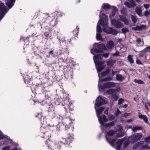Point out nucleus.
<instances>
[{"label": "nucleus", "instance_id": "f257e3e1", "mask_svg": "<svg viewBox=\"0 0 150 150\" xmlns=\"http://www.w3.org/2000/svg\"><path fill=\"white\" fill-rule=\"evenodd\" d=\"M45 17H43L42 23H39V24L41 26V28L44 27L46 29H48L50 31H52L53 27L57 23V19L58 16L62 17L63 14L59 11H55L52 13L50 16L46 13L44 14Z\"/></svg>", "mask_w": 150, "mask_h": 150}, {"label": "nucleus", "instance_id": "f03ea898", "mask_svg": "<svg viewBox=\"0 0 150 150\" xmlns=\"http://www.w3.org/2000/svg\"><path fill=\"white\" fill-rule=\"evenodd\" d=\"M51 86V84L48 85V83H45L44 85L41 83L36 84L35 88V90L39 93H42V96L45 97V99L42 101V104L45 105V103H47L51 101L52 93L49 89V87Z\"/></svg>", "mask_w": 150, "mask_h": 150}, {"label": "nucleus", "instance_id": "7ed1b4c3", "mask_svg": "<svg viewBox=\"0 0 150 150\" xmlns=\"http://www.w3.org/2000/svg\"><path fill=\"white\" fill-rule=\"evenodd\" d=\"M52 103L54 105H59L61 103L62 105L64 106V108L65 112L63 116L68 115L70 117V111L74 110L73 105L71 103L69 102V98L67 96H64L63 99L62 98H55L52 100Z\"/></svg>", "mask_w": 150, "mask_h": 150}, {"label": "nucleus", "instance_id": "20e7f679", "mask_svg": "<svg viewBox=\"0 0 150 150\" xmlns=\"http://www.w3.org/2000/svg\"><path fill=\"white\" fill-rule=\"evenodd\" d=\"M57 39L59 41L58 44L59 45V48L60 49L57 51L54 52L53 50L50 51L49 54L51 56L55 57L58 56V55H61L62 52L63 51H67L68 49V43L69 42H66L65 40V37L62 35L57 36Z\"/></svg>", "mask_w": 150, "mask_h": 150}, {"label": "nucleus", "instance_id": "39448f33", "mask_svg": "<svg viewBox=\"0 0 150 150\" xmlns=\"http://www.w3.org/2000/svg\"><path fill=\"white\" fill-rule=\"evenodd\" d=\"M67 136L65 138H62L63 140L56 142L54 147L55 149L58 150H61L62 147L63 148L64 146L66 147H71L70 144L71 143L74 139L73 136H71L70 134V132H68L66 134Z\"/></svg>", "mask_w": 150, "mask_h": 150}, {"label": "nucleus", "instance_id": "423d86ee", "mask_svg": "<svg viewBox=\"0 0 150 150\" xmlns=\"http://www.w3.org/2000/svg\"><path fill=\"white\" fill-rule=\"evenodd\" d=\"M69 117L68 116L66 117V119L65 117L63 118L62 116H60L59 115L57 117V120L59 121L60 120H61L62 121V122H59L58 125H53L52 126L50 125V129L53 131L54 129H52V127H54L56 128V130L57 131H59L60 129V125H61L62 124L63 125H65V130L66 131V132H69V130L70 129L69 128L70 127V122H69L68 123V125H67V121H70V119H69V118H68Z\"/></svg>", "mask_w": 150, "mask_h": 150}, {"label": "nucleus", "instance_id": "0eeeda50", "mask_svg": "<svg viewBox=\"0 0 150 150\" xmlns=\"http://www.w3.org/2000/svg\"><path fill=\"white\" fill-rule=\"evenodd\" d=\"M105 107L103 106L99 108L98 110H96V114L98 118L99 122L101 125L100 128L101 129L102 132H103V126L104 125L105 122L108 121V119L105 115L103 114L102 116H100L103 111L105 109Z\"/></svg>", "mask_w": 150, "mask_h": 150}, {"label": "nucleus", "instance_id": "6e6552de", "mask_svg": "<svg viewBox=\"0 0 150 150\" xmlns=\"http://www.w3.org/2000/svg\"><path fill=\"white\" fill-rule=\"evenodd\" d=\"M104 50H108L105 44L95 43L93 45V48L91 50V52L92 54H94V52L100 53L104 52Z\"/></svg>", "mask_w": 150, "mask_h": 150}, {"label": "nucleus", "instance_id": "1a4fd4ad", "mask_svg": "<svg viewBox=\"0 0 150 150\" xmlns=\"http://www.w3.org/2000/svg\"><path fill=\"white\" fill-rule=\"evenodd\" d=\"M103 16L104 17L103 18L104 20V23H102L103 30L105 33L107 34H112V27H109L108 16L105 15H103Z\"/></svg>", "mask_w": 150, "mask_h": 150}, {"label": "nucleus", "instance_id": "9d476101", "mask_svg": "<svg viewBox=\"0 0 150 150\" xmlns=\"http://www.w3.org/2000/svg\"><path fill=\"white\" fill-rule=\"evenodd\" d=\"M73 70L70 67L64 66V67L63 73L65 80L68 79L71 80L73 79Z\"/></svg>", "mask_w": 150, "mask_h": 150}, {"label": "nucleus", "instance_id": "9b49d317", "mask_svg": "<svg viewBox=\"0 0 150 150\" xmlns=\"http://www.w3.org/2000/svg\"><path fill=\"white\" fill-rule=\"evenodd\" d=\"M107 103V100L102 98L101 96H98L96 99L95 104V108L96 111V110H98V109H96V108H98L102 105L106 104Z\"/></svg>", "mask_w": 150, "mask_h": 150}, {"label": "nucleus", "instance_id": "f8f14e48", "mask_svg": "<svg viewBox=\"0 0 150 150\" xmlns=\"http://www.w3.org/2000/svg\"><path fill=\"white\" fill-rule=\"evenodd\" d=\"M103 15L105 14L102 13V16H99V19L97 23L96 27L97 33H101L102 31V28L99 25L103 26L102 23H104V19L103 18H104V17L103 16Z\"/></svg>", "mask_w": 150, "mask_h": 150}, {"label": "nucleus", "instance_id": "ddd939ff", "mask_svg": "<svg viewBox=\"0 0 150 150\" xmlns=\"http://www.w3.org/2000/svg\"><path fill=\"white\" fill-rule=\"evenodd\" d=\"M142 135L141 133H137L133 134L128 138V140L131 143H134L139 140L142 137Z\"/></svg>", "mask_w": 150, "mask_h": 150}, {"label": "nucleus", "instance_id": "4468645a", "mask_svg": "<svg viewBox=\"0 0 150 150\" xmlns=\"http://www.w3.org/2000/svg\"><path fill=\"white\" fill-rule=\"evenodd\" d=\"M105 137L107 142L112 146V129H110L107 132H105Z\"/></svg>", "mask_w": 150, "mask_h": 150}, {"label": "nucleus", "instance_id": "2eb2a0df", "mask_svg": "<svg viewBox=\"0 0 150 150\" xmlns=\"http://www.w3.org/2000/svg\"><path fill=\"white\" fill-rule=\"evenodd\" d=\"M96 69L98 74L102 71L105 68V66L104 65L105 61H99L94 62Z\"/></svg>", "mask_w": 150, "mask_h": 150}, {"label": "nucleus", "instance_id": "dca6fc26", "mask_svg": "<svg viewBox=\"0 0 150 150\" xmlns=\"http://www.w3.org/2000/svg\"><path fill=\"white\" fill-rule=\"evenodd\" d=\"M112 87V82L105 83L103 85L100 84V83H98V87L99 90L100 88L103 90L107 88H110Z\"/></svg>", "mask_w": 150, "mask_h": 150}, {"label": "nucleus", "instance_id": "f3484780", "mask_svg": "<svg viewBox=\"0 0 150 150\" xmlns=\"http://www.w3.org/2000/svg\"><path fill=\"white\" fill-rule=\"evenodd\" d=\"M24 82L26 84H29L30 85L31 89L34 85L32 82V78L28 75H25L23 76Z\"/></svg>", "mask_w": 150, "mask_h": 150}, {"label": "nucleus", "instance_id": "a211bd4d", "mask_svg": "<svg viewBox=\"0 0 150 150\" xmlns=\"http://www.w3.org/2000/svg\"><path fill=\"white\" fill-rule=\"evenodd\" d=\"M125 138L118 140L116 142L117 146L115 149L117 150H127V148H125L123 146L121 148L122 143L124 141Z\"/></svg>", "mask_w": 150, "mask_h": 150}, {"label": "nucleus", "instance_id": "6ab92c4d", "mask_svg": "<svg viewBox=\"0 0 150 150\" xmlns=\"http://www.w3.org/2000/svg\"><path fill=\"white\" fill-rule=\"evenodd\" d=\"M112 6L110 5L109 4L107 3H103L102 4V6L101 8L100 11V14L99 16H102V11L103 10H107L111 8Z\"/></svg>", "mask_w": 150, "mask_h": 150}, {"label": "nucleus", "instance_id": "aec40b11", "mask_svg": "<svg viewBox=\"0 0 150 150\" xmlns=\"http://www.w3.org/2000/svg\"><path fill=\"white\" fill-rule=\"evenodd\" d=\"M46 104V105L47 106L48 108V112H51L54 110V105L52 103V101H50L49 103H45Z\"/></svg>", "mask_w": 150, "mask_h": 150}, {"label": "nucleus", "instance_id": "412c9836", "mask_svg": "<svg viewBox=\"0 0 150 150\" xmlns=\"http://www.w3.org/2000/svg\"><path fill=\"white\" fill-rule=\"evenodd\" d=\"M79 28L78 26H77L76 28L74 29L73 31V34L74 35V37H72V38L71 39H68L66 41H65L67 42V41L69 42L68 43V44L71 42V39H74L75 40L76 39V38L77 36L78 35V33H79Z\"/></svg>", "mask_w": 150, "mask_h": 150}, {"label": "nucleus", "instance_id": "4be33fe9", "mask_svg": "<svg viewBox=\"0 0 150 150\" xmlns=\"http://www.w3.org/2000/svg\"><path fill=\"white\" fill-rule=\"evenodd\" d=\"M115 25V27L117 28H122L124 26L122 23L118 20H115V19H113V25Z\"/></svg>", "mask_w": 150, "mask_h": 150}, {"label": "nucleus", "instance_id": "5701e85b", "mask_svg": "<svg viewBox=\"0 0 150 150\" xmlns=\"http://www.w3.org/2000/svg\"><path fill=\"white\" fill-rule=\"evenodd\" d=\"M10 9L7 8L3 3H0V12L5 13L8 11Z\"/></svg>", "mask_w": 150, "mask_h": 150}, {"label": "nucleus", "instance_id": "b1692460", "mask_svg": "<svg viewBox=\"0 0 150 150\" xmlns=\"http://www.w3.org/2000/svg\"><path fill=\"white\" fill-rule=\"evenodd\" d=\"M16 0H6V4L9 9H11L14 5Z\"/></svg>", "mask_w": 150, "mask_h": 150}, {"label": "nucleus", "instance_id": "393cba45", "mask_svg": "<svg viewBox=\"0 0 150 150\" xmlns=\"http://www.w3.org/2000/svg\"><path fill=\"white\" fill-rule=\"evenodd\" d=\"M94 52V54H93L94 55L93 57V59L94 62L98 61H101L100 60L102 59L103 57L101 54H96Z\"/></svg>", "mask_w": 150, "mask_h": 150}, {"label": "nucleus", "instance_id": "a878e982", "mask_svg": "<svg viewBox=\"0 0 150 150\" xmlns=\"http://www.w3.org/2000/svg\"><path fill=\"white\" fill-rule=\"evenodd\" d=\"M119 83H115L113 82V87H115L116 86H117V87H116L114 89V93H116V92H118L119 93H120L121 90V88L119 86Z\"/></svg>", "mask_w": 150, "mask_h": 150}, {"label": "nucleus", "instance_id": "bb28decb", "mask_svg": "<svg viewBox=\"0 0 150 150\" xmlns=\"http://www.w3.org/2000/svg\"><path fill=\"white\" fill-rule=\"evenodd\" d=\"M116 79L117 81L122 82L124 81L125 79V76H122L121 74H117L116 75Z\"/></svg>", "mask_w": 150, "mask_h": 150}, {"label": "nucleus", "instance_id": "cd10ccee", "mask_svg": "<svg viewBox=\"0 0 150 150\" xmlns=\"http://www.w3.org/2000/svg\"><path fill=\"white\" fill-rule=\"evenodd\" d=\"M139 118L140 119H142L146 123H147L148 122V118L145 115H142L140 112H139L138 114Z\"/></svg>", "mask_w": 150, "mask_h": 150}, {"label": "nucleus", "instance_id": "c85d7f7f", "mask_svg": "<svg viewBox=\"0 0 150 150\" xmlns=\"http://www.w3.org/2000/svg\"><path fill=\"white\" fill-rule=\"evenodd\" d=\"M146 27V25H141L140 26L137 25L135 27H132V29L135 31H141L143 28Z\"/></svg>", "mask_w": 150, "mask_h": 150}, {"label": "nucleus", "instance_id": "c756f323", "mask_svg": "<svg viewBox=\"0 0 150 150\" xmlns=\"http://www.w3.org/2000/svg\"><path fill=\"white\" fill-rule=\"evenodd\" d=\"M142 129L143 127H142L138 126H134L132 128V130L133 132H135L138 130H140Z\"/></svg>", "mask_w": 150, "mask_h": 150}, {"label": "nucleus", "instance_id": "7c9ffc66", "mask_svg": "<svg viewBox=\"0 0 150 150\" xmlns=\"http://www.w3.org/2000/svg\"><path fill=\"white\" fill-rule=\"evenodd\" d=\"M106 47L108 50L112 49V40H111L108 41Z\"/></svg>", "mask_w": 150, "mask_h": 150}, {"label": "nucleus", "instance_id": "2f4dec72", "mask_svg": "<svg viewBox=\"0 0 150 150\" xmlns=\"http://www.w3.org/2000/svg\"><path fill=\"white\" fill-rule=\"evenodd\" d=\"M135 12L139 16L142 17V10L141 8L137 6L135 9Z\"/></svg>", "mask_w": 150, "mask_h": 150}, {"label": "nucleus", "instance_id": "473e14b6", "mask_svg": "<svg viewBox=\"0 0 150 150\" xmlns=\"http://www.w3.org/2000/svg\"><path fill=\"white\" fill-rule=\"evenodd\" d=\"M43 22V19H42V21H41L40 22H38V23H37V26H38V28H39V26H40V27L41 28H44L46 30H48L47 31V32H46L45 33V34H44V35H45V36L46 37H48V36L49 35V32H48V31H49V32H50L51 31H50L48 29H46L45 28V27H43L42 28H41V26L38 23H42V22Z\"/></svg>", "mask_w": 150, "mask_h": 150}, {"label": "nucleus", "instance_id": "72a5a7b5", "mask_svg": "<svg viewBox=\"0 0 150 150\" xmlns=\"http://www.w3.org/2000/svg\"><path fill=\"white\" fill-rule=\"evenodd\" d=\"M4 138L8 140H10V141L12 142V140L10 139V137L9 136L6 135H4V134H0V140Z\"/></svg>", "mask_w": 150, "mask_h": 150}, {"label": "nucleus", "instance_id": "f704fd0d", "mask_svg": "<svg viewBox=\"0 0 150 150\" xmlns=\"http://www.w3.org/2000/svg\"><path fill=\"white\" fill-rule=\"evenodd\" d=\"M96 38L97 40L103 41V39L102 38V35L100 33H97L96 35Z\"/></svg>", "mask_w": 150, "mask_h": 150}, {"label": "nucleus", "instance_id": "c9c22d12", "mask_svg": "<svg viewBox=\"0 0 150 150\" xmlns=\"http://www.w3.org/2000/svg\"><path fill=\"white\" fill-rule=\"evenodd\" d=\"M112 126V122H110L106 123V124H105L102 127L103 128V131L104 130V127H110Z\"/></svg>", "mask_w": 150, "mask_h": 150}, {"label": "nucleus", "instance_id": "e433bc0d", "mask_svg": "<svg viewBox=\"0 0 150 150\" xmlns=\"http://www.w3.org/2000/svg\"><path fill=\"white\" fill-rule=\"evenodd\" d=\"M122 32H120L119 33H123L125 34L127 32H129V29L127 28H123L121 30Z\"/></svg>", "mask_w": 150, "mask_h": 150}, {"label": "nucleus", "instance_id": "4c0bfd02", "mask_svg": "<svg viewBox=\"0 0 150 150\" xmlns=\"http://www.w3.org/2000/svg\"><path fill=\"white\" fill-rule=\"evenodd\" d=\"M134 82L136 83H137L138 84H143L144 83V82L141 79H135L134 80Z\"/></svg>", "mask_w": 150, "mask_h": 150}, {"label": "nucleus", "instance_id": "58836bf2", "mask_svg": "<svg viewBox=\"0 0 150 150\" xmlns=\"http://www.w3.org/2000/svg\"><path fill=\"white\" fill-rule=\"evenodd\" d=\"M128 59L129 62L131 64H133L134 62L132 58V56L131 55H129L128 56Z\"/></svg>", "mask_w": 150, "mask_h": 150}, {"label": "nucleus", "instance_id": "ea45409f", "mask_svg": "<svg viewBox=\"0 0 150 150\" xmlns=\"http://www.w3.org/2000/svg\"><path fill=\"white\" fill-rule=\"evenodd\" d=\"M98 76L99 78V81H98L99 83H100V82H103L104 81H107L106 77L100 79L101 77H100V74H98Z\"/></svg>", "mask_w": 150, "mask_h": 150}, {"label": "nucleus", "instance_id": "a19ab883", "mask_svg": "<svg viewBox=\"0 0 150 150\" xmlns=\"http://www.w3.org/2000/svg\"><path fill=\"white\" fill-rule=\"evenodd\" d=\"M119 94H117V93H114V88H113V99L115 101L117 100L119 98Z\"/></svg>", "mask_w": 150, "mask_h": 150}, {"label": "nucleus", "instance_id": "79ce46f5", "mask_svg": "<svg viewBox=\"0 0 150 150\" xmlns=\"http://www.w3.org/2000/svg\"><path fill=\"white\" fill-rule=\"evenodd\" d=\"M146 53V52L144 50V49L142 50L139 52V56L140 57H143L145 54Z\"/></svg>", "mask_w": 150, "mask_h": 150}, {"label": "nucleus", "instance_id": "37998d69", "mask_svg": "<svg viewBox=\"0 0 150 150\" xmlns=\"http://www.w3.org/2000/svg\"><path fill=\"white\" fill-rule=\"evenodd\" d=\"M131 16L132 21L134 23H136L137 21V16L133 15H132Z\"/></svg>", "mask_w": 150, "mask_h": 150}, {"label": "nucleus", "instance_id": "c03bdc74", "mask_svg": "<svg viewBox=\"0 0 150 150\" xmlns=\"http://www.w3.org/2000/svg\"><path fill=\"white\" fill-rule=\"evenodd\" d=\"M124 133L123 132H120L116 134V137L117 138L121 137L124 136Z\"/></svg>", "mask_w": 150, "mask_h": 150}, {"label": "nucleus", "instance_id": "a18cd8bd", "mask_svg": "<svg viewBox=\"0 0 150 150\" xmlns=\"http://www.w3.org/2000/svg\"><path fill=\"white\" fill-rule=\"evenodd\" d=\"M36 117L38 118L40 120L42 121V114L41 113H38L35 115Z\"/></svg>", "mask_w": 150, "mask_h": 150}, {"label": "nucleus", "instance_id": "49530a36", "mask_svg": "<svg viewBox=\"0 0 150 150\" xmlns=\"http://www.w3.org/2000/svg\"><path fill=\"white\" fill-rule=\"evenodd\" d=\"M106 93L108 95L110 94L111 95L112 97V88H111L107 90Z\"/></svg>", "mask_w": 150, "mask_h": 150}, {"label": "nucleus", "instance_id": "de8ad7c7", "mask_svg": "<svg viewBox=\"0 0 150 150\" xmlns=\"http://www.w3.org/2000/svg\"><path fill=\"white\" fill-rule=\"evenodd\" d=\"M124 4L128 8H132L133 7L131 3L128 2H125L124 3Z\"/></svg>", "mask_w": 150, "mask_h": 150}, {"label": "nucleus", "instance_id": "09e8293b", "mask_svg": "<svg viewBox=\"0 0 150 150\" xmlns=\"http://www.w3.org/2000/svg\"><path fill=\"white\" fill-rule=\"evenodd\" d=\"M130 143L131 142H129L128 139L127 140L124 142L123 146L125 148H127Z\"/></svg>", "mask_w": 150, "mask_h": 150}, {"label": "nucleus", "instance_id": "8fccbe9b", "mask_svg": "<svg viewBox=\"0 0 150 150\" xmlns=\"http://www.w3.org/2000/svg\"><path fill=\"white\" fill-rule=\"evenodd\" d=\"M29 38L27 37H24L23 39V40L27 45L29 44Z\"/></svg>", "mask_w": 150, "mask_h": 150}, {"label": "nucleus", "instance_id": "3c124183", "mask_svg": "<svg viewBox=\"0 0 150 150\" xmlns=\"http://www.w3.org/2000/svg\"><path fill=\"white\" fill-rule=\"evenodd\" d=\"M7 13L6 12L5 13L0 12V21H1Z\"/></svg>", "mask_w": 150, "mask_h": 150}, {"label": "nucleus", "instance_id": "603ef678", "mask_svg": "<svg viewBox=\"0 0 150 150\" xmlns=\"http://www.w3.org/2000/svg\"><path fill=\"white\" fill-rule=\"evenodd\" d=\"M107 65L108 66H111L112 65V59H111L110 61H107Z\"/></svg>", "mask_w": 150, "mask_h": 150}, {"label": "nucleus", "instance_id": "864d4df0", "mask_svg": "<svg viewBox=\"0 0 150 150\" xmlns=\"http://www.w3.org/2000/svg\"><path fill=\"white\" fill-rule=\"evenodd\" d=\"M124 102V99L122 98H120L118 100V105H121Z\"/></svg>", "mask_w": 150, "mask_h": 150}, {"label": "nucleus", "instance_id": "5fc2aeb1", "mask_svg": "<svg viewBox=\"0 0 150 150\" xmlns=\"http://www.w3.org/2000/svg\"><path fill=\"white\" fill-rule=\"evenodd\" d=\"M130 3L132 6V7L136 6L137 5L136 4L135 2L133 0H130Z\"/></svg>", "mask_w": 150, "mask_h": 150}, {"label": "nucleus", "instance_id": "6e6d98bb", "mask_svg": "<svg viewBox=\"0 0 150 150\" xmlns=\"http://www.w3.org/2000/svg\"><path fill=\"white\" fill-rule=\"evenodd\" d=\"M110 22L111 25H112V9L110 15Z\"/></svg>", "mask_w": 150, "mask_h": 150}, {"label": "nucleus", "instance_id": "4d7b16f0", "mask_svg": "<svg viewBox=\"0 0 150 150\" xmlns=\"http://www.w3.org/2000/svg\"><path fill=\"white\" fill-rule=\"evenodd\" d=\"M10 148V147L9 146H6L3 147L1 150H9Z\"/></svg>", "mask_w": 150, "mask_h": 150}, {"label": "nucleus", "instance_id": "13d9d810", "mask_svg": "<svg viewBox=\"0 0 150 150\" xmlns=\"http://www.w3.org/2000/svg\"><path fill=\"white\" fill-rule=\"evenodd\" d=\"M145 141L147 143H149L150 142V136L146 137L145 139Z\"/></svg>", "mask_w": 150, "mask_h": 150}, {"label": "nucleus", "instance_id": "bf43d9fd", "mask_svg": "<svg viewBox=\"0 0 150 150\" xmlns=\"http://www.w3.org/2000/svg\"><path fill=\"white\" fill-rule=\"evenodd\" d=\"M109 55V53H103V54H102V57H105V58L108 57Z\"/></svg>", "mask_w": 150, "mask_h": 150}, {"label": "nucleus", "instance_id": "052dcab7", "mask_svg": "<svg viewBox=\"0 0 150 150\" xmlns=\"http://www.w3.org/2000/svg\"><path fill=\"white\" fill-rule=\"evenodd\" d=\"M107 116L110 120L111 121L112 120V115L109 114Z\"/></svg>", "mask_w": 150, "mask_h": 150}, {"label": "nucleus", "instance_id": "680f3d73", "mask_svg": "<svg viewBox=\"0 0 150 150\" xmlns=\"http://www.w3.org/2000/svg\"><path fill=\"white\" fill-rule=\"evenodd\" d=\"M123 22H124V23L126 25H128L129 24V21L127 18L124 20Z\"/></svg>", "mask_w": 150, "mask_h": 150}, {"label": "nucleus", "instance_id": "e2e57ef3", "mask_svg": "<svg viewBox=\"0 0 150 150\" xmlns=\"http://www.w3.org/2000/svg\"><path fill=\"white\" fill-rule=\"evenodd\" d=\"M131 114L130 113L125 112L122 115V116L125 117H127V116L130 115Z\"/></svg>", "mask_w": 150, "mask_h": 150}, {"label": "nucleus", "instance_id": "0e129e2a", "mask_svg": "<svg viewBox=\"0 0 150 150\" xmlns=\"http://www.w3.org/2000/svg\"><path fill=\"white\" fill-rule=\"evenodd\" d=\"M107 74H109L111 71V70L109 68H107L104 71Z\"/></svg>", "mask_w": 150, "mask_h": 150}, {"label": "nucleus", "instance_id": "69168bd1", "mask_svg": "<svg viewBox=\"0 0 150 150\" xmlns=\"http://www.w3.org/2000/svg\"><path fill=\"white\" fill-rule=\"evenodd\" d=\"M144 50L146 51V52H150V46L147 47L145 48L144 49Z\"/></svg>", "mask_w": 150, "mask_h": 150}, {"label": "nucleus", "instance_id": "338daca9", "mask_svg": "<svg viewBox=\"0 0 150 150\" xmlns=\"http://www.w3.org/2000/svg\"><path fill=\"white\" fill-rule=\"evenodd\" d=\"M121 112L117 108V111L115 113V115L116 116H118L119 114H121Z\"/></svg>", "mask_w": 150, "mask_h": 150}, {"label": "nucleus", "instance_id": "774afa93", "mask_svg": "<svg viewBox=\"0 0 150 150\" xmlns=\"http://www.w3.org/2000/svg\"><path fill=\"white\" fill-rule=\"evenodd\" d=\"M142 147L144 149H150V147H149V146L147 144L143 145L142 146Z\"/></svg>", "mask_w": 150, "mask_h": 150}]
</instances>
